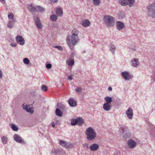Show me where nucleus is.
I'll return each mask as SVG.
<instances>
[{"mask_svg": "<svg viewBox=\"0 0 155 155\" xmlns=\"http://www.w3.org/2000/svg\"><path fill=\"white\" fill-rule=\"evenodd\" d=\"M57 107L62 110H63L65 109V106L60 103H58L57 104Z\"/></svg>", "mask_w": 155, "mask_h": 155, "instance_id": "32", "label": "nucleus"}, {"mask_svg": "<svg viewBox=\"0 0 155 155\" xmlns=\"http://www.w3.org/2000/svg\"><path fill=\"white\" fill-rule=\"evenodd\" d=\"M130 3L129 6L132 7L133 6V4L134 2V0H127Z\"/></svg>", "mask_w": 155, "mask_h": 155, "instance_id": "38", "label": "nucleus"}, {"mask_svg": "<svg viewBox=\"0 0 155 155\" xmlns=\"http://www.w3.org/2000/svg\"><path fill=\"white\" fill-rule=\"evenodd\" d=\"M71 33V35L68 36L67 42L70 48L73 50L74 48V46L79 40L78 36V31L76 29L74 28L72 30Z\"/></svg>", "mask_w": 155, "mask_h": 155, "instance_id": "1", "label": "nucleus"}, {"mask_svg": "<svg viewBox=\"0 0 155 155\" xmlns=\"http://www.w3.org/2000/svg\"><path fill=\"white\" fill-rule=\"evenodd\" d=\"M125 128L124 127H121L119 131L121 133H124V132Z\"/></svg>", "mask_w": 155, "mask_h": 155, "instance_id": "39", "label": "nucleus"}, {"mask_svg": "<svg viewBox=\"0 0 155 155\" xmlns=\"http://www.w3.org/2000/svg\"><path fill=\"white\" fill-rule=\"evenodd\" d=\"M58 1V0H51V2L56 3Z\"/></svg>", "mask_w": 155, "mask_h": 155, "instance_id": "48", "label": "nucleus"}, {"mask_svg": "<svg viewBox=\"0 0 155 155\" xmlns=\"http://www.w3.org/2000/svg\"><path fill=\"white\" fill-rule=\"evenodd\" d=\"M68 103L71 107H74L77 106V102L73 98H70L69 99Z\"/></svg>", "mask_w": 155, "mask_h": 155, "instance_id": "13", "label": "nucleus"}, {"mask_svg": "<svg viewBox=\"0 0 155 155\" xmlns=\"http://www.w3.org/2000/svg\"><path fill=\"white\" fill-rule=\"evenodd\" d=\"M46 67L47 69H49L52 67V65L51 64L48 63L46 64Z\"/></svg>", "mask_w": 155, "mask_h": 155, "instance_id": "40", "label": "nucleus"}, {"mask_svg": "<svg viewBox=\"0 0 155 155\" xmlns=\"http://www.w3.org/2000/svg\"><path fill=\"white\" fill-rule=\"evenodd\" d=\"M105 100L106 101V103H108V104H110L112 101V98L109 97H106L104 98Z\"/></svg>", "mask_w": 155, "mask_h": 155, "instance_id": "30", "label": "nucleus"}, {"mask_svg": "<svg viewBox=\"0 0 155 155\" xmlns=\"http://www.w3.org/2000/svg\"><path fill=\"white\" fill-rule=\"evenodd\" d=\"M121 75L124 79L126 80H129L132 78V76L130 73L127 71H124L121 73Z\"/></svg>", "mask_w": 155, "mask_h": 155, "instance_id": "7", "label": "nucleus"}, {"mask_svg": "<svg viewBox=\"0 0 155 155\" xmlns=\"http://www.w3.org/2000/svg\"><path fill=\"white\" fill-rule=\"evenodd\" d=\"M119 4L123 6H126L128 4V2L126 0H119Z\"/></svg>", "mask_w": 155, "mask_h": 155, "instance_id": "29", "label": "nucleus"}, {"mask_svg": "<svg viewBox=\"0 0 155 155\" xmlns=\"http://www.w3.org/2000/svg\"><path fill=\"white\" fill-rule=\"evenodd\" d=\"M1 2L3 4H5L6 3L5 0H1Z\"/></svg>", "mask_w": 155, "mask_h": 155, "instance_id": "47", "label": "nucleus"}, {"mask_svg": "<svg viewBox=\"0 0 155 155\" xmlns=\"http://www.w3.org/2000/svg\"><path fill=\"white\" fill-rule=\"evenodd\" d=\"M23 108L26 110L27 112L29 113H33V111L31 109H30V107L28 108V107L25 106V107H24Z\"/></svg>", "mask_w": 155, "mask_h": 155, "instance_id": "34", "label": "nucleus"}, {"mask_svg": "<svg viewBox=\"0 0 155 155\" xmlns=\"http://www.w3.org/2000/svg\"><path fill=\"white\" fill-rule=\"evenodd\" d=\"M125 25L121 22L117 21L116 22V27L118 31H120L125 28Z\"/></svg>", "mask_w": 155, "mask_h": 155, "instance_id": "14", "label": "nucleus"}, {"mask_svg": "<svg viewBox=\"0 0 155 155\" xmlns=\"http://www.w3.org/2000/svg\"><path fill=\"white\" fill-rule=\"evenodd\" d=\"M103 20L106 26L108 27H112L115 24L114 18L108 15H105L104 17Z\"/></svg>", "mask_w": 155, "mask_h": 155, "instance_id": "3", "label": "nucleus"}, {"mask_svg": "<svg viewBox=\"0 0 155 155\" xmlns=\"http://www.w3.org/2000/svg\"><path fill=\"white\" fill-rule=\"evenodd\" d=\"M15 22V20H9L7 24L8 28H13L14 23Z\"/></svg>", "mask_w": 155, "mask_h": 155, "instance_id": "19", "label": "nucleus"}, {"mask_svg": "<svg viewBox=\"0 0 155 155\" xmlns=\"http://www.w3.org/2000/svg\"><path fill=\"white\" fill-rule=\"evenodd\" d=\"M93 2L94 5L96 6L98 5L101 3L100 0H93Z\"/></svg>", "mask_w": 155, "mask_h": 155, "instance_id": "33", "label": "nucleus"}, {"mask_svg": "<svg viewBox=\"0 0 155 155\" xmlns=\"http://www.w3.org/2000/svg\"><path fill=\"white\" fill-rule=\"evenodd\" d=\"M84 123L83 119L80 117L77 119L72 118L71 119V124L72 126H75L77 124L78 126H81Z\"/></svg>", "mask_w": 155, "mask_h": 155, "instance_id": "5", "label": "nucleus"}, {"mask_svg": "<svg viewBox=\"0 0 155 155\" xmlns=\"http://www.w3.org/2000/svg\"><path fill=\"white\" fill-rule=\"evenodd\" d=\"M73 76V74H71V75L68 77V80H72L73 78L72 76Z\"/></svg>", "mask_w": 155, "mask_h": 155, "instance_id": "45", "label": "nucleus"}, {"mask_svg": "<svg viewBox=\"0 0 155 155\" xmlns=\"http://www.w3.org/2000/svg\"><path fill=\"white\" fill-rule=\"evenodd\" d=\"M132 65L135 67H137L139 64L138 59L137 58H134L131 61Z\"/></svg>", "mask_w": 155, "mask_h": 155, "instance_id": "16", "label": "nucleus"}, {"mask_svg": "<svg viewBox=\"0 0 155 155\" xmlns=\"http://www.w3.org/2000/svg\"><path fill=\"white\" fill-rule=\"evenodd\" d=\"M54 47L55 48H58L59 50L60 51H62L63 50L61 46H54Z\"/></svg>", "mask_w": 155, "mask_h": 155, "instance_id": "41", "label": "nucleus"}, {"mask_svg": "<svg viewBox=\"0 0 155 155\" xmlns=\"http://www.w3.org/2000/svg\"><path fill=\"white\" fill-rule=\"evenodd\" d=\"M14 138L15 140L20 143L22 144H25V142L22 139V138L19 136L17 134H15L14 136Z\"/></svg>", "mask_w": 155, "mask_h": 155, "instance_id": "8", "label": "nucleus"}, {"mask_svg": "<svg viewBox=\"0 0 155 155\" xmlns=\"http://www.w3.org/2000/svg\"><path fill=\"white\" fill-rule=\"evenodd\" d=\"M24 105V104H23L22 105V106H23Z\"/></svg>", "mask_w": 155, "mask_h": 155, "instance_id": "58", "label": "nucleus"}, {"mask_svg": "<svg viewBox=\"0 0 155 155\" xmlns=\"http://www.w3.org/2000/svg\"><path fill=\"white\" fill-rule=\"evenodd\" d=\"M34 19L37 27L38 29H41L42 28V25L39 18L37 17L34 16Z\"/></svg>", "mask_w": 155, "mask_h": 155, "instance_id": "10", "label": "nucleus"}, {"mask_svg": "<svg viewBox=\"0 0 155 155\" xmlns=\"http://www.w3.org/2000/svg\"><path fill=\"white\" fill-rule=\"evenodd\" d=\"M127 144L130 149H133L136 146V142L132 139L129 140L127 142Z\"/></svg>", "mask_w": 155, "mask_h": 155, "instance_id": "11", "label": "nucleus"}, {"mask_svg": "<svg viewBox=\"0 0 155 155\" xmlns=\"http://www.w3.org/2000/svg\"><path fill=\"white\" fill-rule=\"evenodd\" d=\"M120 152L118 150L116 151L115 152L114 154V155H120Z\"/></svg>", "mask_w": 155, "mask_h": 155, "instance_id": "43", "label": "nucleus"}, {"mask_svg": "<svg viewBox=\"0 0 155 155\" xmlns=\"http://www.w3.org/2000/svg\"><path fill=\"white\" fill-rule=\"evenodd\" d=\"M154 80H155V78L154 79Z\"/></svg>", "mask_w": 155, "mask_h": 155, "instance_id": "59", "label": "nucleus"}, {"mask_svg": "<svg viewBox=\"0 0 155 155\" xmlns=\"http://www.w3.org/2000/svg\"><path fill=\"white\" fill-rule=\"evenodd\" d=\"M17 42L21 45L24 44L25 41L24 38L21 36L18 35L15 38Z\"/></svg>", "mask_w": 155, "mask_h": 155, "instance_id": "12", "label": "nucleus"}, {"mask_svg": "<svg viewBox=\"0 0 155 155\" xmlns=\"http://www.w3.org/2000/svg\"><path fill=\"white\" fill-rule=\"evenodd\" d=\"M28 8L30 12H36V6L35 7L32 4H30L28 6Z\"/></svg>", "mask_w": 155, "mask_h": 155, "instance_id": "23", "label": "nucleus"}, {"mask_svg": "<svg viewBox=\"0 0 155 155\" xmlns=\"http://www.w3.org/2000/svg\"><path fill=\"white\" fill-rule=\"evenodd\" d=\"M126 114L127 118L129 119H132L133 116V110L130 107H129L126 112Z\"/></svg>", "mask_w": 155, "mask_h": 155, "instance_id": "9", "label": "nucleus"}, {"mask_svg": "<svg viewBox=\"0 0 155 155\" xmlns=\"http://www.w3.org/2000/svg\"><path fill=\"white\" fill-rule=\"evenodd\" d=\"M41 87H47L45 85H42Z\"/></svg>", "mask_w": 155, "mask_h": 155, "instance_id": "50", "label": "nucleus"}, {"mask_svg": "<svg viewBox=\"0 0 155 155\" xmlns=\"http://www.w3.org/2000/svg\"><path fill=\"white\" fill-rule=\"evenodd\" d=\"M111 107V105L110 104L106 103H104V104L103 106V109L106 111H109Z\"/></svg>", "mask_w": 155, "mask_h": 155, "instance_id": "21", "label": "nucleus"}, {"mask_svg": "<svg viewBox=\"0 0 155 155\" xmlns=\"http://www.w3.org/2000/svg\"><path fill=\"white\" fill-rule=\"evenodd\" d=\"M90 21L87 19L84 20L81 23V25L84 27H87L90 26Z\"/></svg>", "mask_w": 155, "mask_h": 155, "instance_id": "17", "label": "nucleus"}, {"mask_svg": "<svg viewBox=\"0 0 155 155\" xmlns=\"http://www.w3.org/2000/svg\"><path fill=\"white\" fill-rule=\"evenodd\" d=\"M23 62L24 64L27 65L29 64L30 61L28 58H25L23 59Z\"/></svg>", "mask_w": 155, "mask_h": 155, "instance_id": "36", "label": "nucleus"}, {"mask_svg": "<svg viewBox=\"0 0 155 155\" xmlns=\"http://www.w3.org/2000/svg\"><path fill=\"white\" fill-rule=\"evenodd\" d=\"M0 74H1V78L2 77V72H1V71Z\"/></svg>", "mask_w": 155, "mask_h": 155, "instance_id": "52", "label": "nucleus"}, {"mask_svg": "<svg viewBox=\"0 0 155 155\" xmlns=\"http://www.w3.org/2000/svg\"><path fill=\"white\" fill-rule=\"evenodd\" d=\"M72 55H74V54H73V53H72Z\"/></svg>", "mask_w": 155, "mask_h": 155, "instance_id": "57", "label": "nucleus"}, {"mask_svg": "<svg viewBox=\"0 0 155 155\" xmlns=\"http://www.w3.org/2000/svg\"><path fill=\"white\" fill-rule=\"evenodd\" d=\"M51 19L53 21H55L57 19V16L55 14L51 15L50 17Z\"/></svg>", "mask_w": 155, "mask_h": 155, "instance_id": "35", "label": "nucleus"}, {"mask_svg": "<svg viewBox=\"0 0 155 155\" xmlns=\"http://www.w3.org/2000/svg\"><path fill=\"white\" fill-rule=\"evenodd\" d=\"M153 126V127H152V129H153V131H155V130H154V127L153 126Z\"/></svg>", "mask_w": 155, "mask_h": 155, "instance_id": "53", "label": "nucleus"}, {"mask_svg": "<svg viewBox=\"0 0 155 155\" xmlns=\"http://www.w3.org/2000/svg\"><path fill=\"white\" fill-rule=\"evenodd\" d=\"M52 126L53 127H55V125L54 124H52Z\"/></svg>", "mask_w": 155, "mask_h": 155, "instance_id": "49", "label": "nucleus"}, {"mask_svg": "<svg viewBox=\"0 0 155 155\" xmlns=\"http://www.w3.org/2000/svg\"><path fill=\"white\" fill-rule=\"evenodd\" d=\"M55 114L57 116L59 117H61L63 115L62 112L58 108L56 109L55 110Z\"/></svg>", "mask_w": 155, "mask_h": 155, "instance_id": "25", "label": "nucleus"}, {"mask_svg": "<svg viewBox=\"0 0 155 155\" xmlns=\"http://www.w3.org/2000/svg\"><path fill=\"white\" fill-rule=\"evenodd\" d=\"M112 88H108V90L110 91H111L112 90Z\"/></svg>", "mask_w": 155, "mask_h": 155, "instance_id": "51", "label": "nucleus"}, {"mask_svg": "<svg viewBox=\"0 0 155 155\" xmlns=\"http://www.w3.org/2000/svg\"><path fill=\"white\" fill-rule=\"evenodd\" d=\"M41 90L43 91H48V88H41Z\"/></svg>", "mask_w": 155, "mask_h": 155, "instance_id": "42", "label": "nucleus"}, {"mask_svg": "<svg viewBox=\"0 0 155 155\" xmlns=\"http://www.w3.org/2000/svg\"><path fill=\"white\" fill-rule=\"evenodd\" d=\"M66 63L69 66H72L74 64V60L73 58H70L66 61Z\"/></svg>", "mask_w": 155, "mask_h": 155, "instance_id": "18", "label": "nucleus"}, {"mask_svg": "<svg viewBox=\"0 0 155 155\" xmlns=\"http://www.w3.org/2000/svg\"><path fill=\"white\" fill-rule=\"evenodd\" d=\"M51 153L55 155H64L65 154V152L62 149L58 148L53 149Z\"/></svg>", "mask_w": 155, "mask_h": 155, "instance_id": "6", "label": "nucleus"}, {"mask_svg": "<svg viewBox=\"0 0 155 155\" xmlns=\"http://www.w3.org/2000/svg\"><path fill=\"white\" fill-rule=\"evenodd\" d=\"M87 140L89 141L94 140L97 137V134L94 130L91 127L86 129L85 131Z\"/></svg>", "mask_w": 155, "mask_h": 155, "instance_id": "2", "label": "nucleus"}, {"mask_svg": "<svg viewBox=\"0 0 155 155\" xmlns=\"http://www.w3.org/2000/svg\"><path fill=\"white\" fill-rule=\"evenodd\" d=\"M56 13L58 16H61L63 14L61 8H58L56 10Z\"/></svg>", "mask_w": 155, "mask_h": 155, "instance_id": "31", "label": "nucleus"}, {"mask_svg": "<svg viewBox=\"0 0 155 155\" xmlns=\"http://www.w3.org/2000/svg\"><path fill=\"white\" fill-rule=\"evenodd\" d=\"M59 143L62 146L65 147H68L67 143L63 140H60L59 142Z\"/></svg>", "mask_w": 155, "mask_h": 155, "instance_id": "28", "label": "nucleus"}, {"mask_svg": "<svg viewBox=\"0 0 155 155\" xmlns=\"http://www.w3.org/2000/svg\"><path fill=\"white\" fill-rule=\"evenodd\" d=\"M11 46L12 47H15L17 46L16 43H12L11 44Z\"/></svg>", "mask_w": 155, "mask_h": 155, "instance_id": "46", "label": "nucleus"}, {"mask_svg": "<svg viewBox=\"0 0 155 155\" xmlns=\"http://www.w3.org/2000/svg\"><path fill=\"white\" fill-rule=\"evenodd\" d=\"M11 127L14 131H17L18 130V128L14 124H12V125Z\"/></svg>", "mask_w": 155, "mask_h": 155, "instance_id": "37", "label": "nucleus"}, {"mask_svg": "<svg viewBox=\"0 0 155 155\" xmlns=\"http://www.w3.org/2000/svg\"><path fill=\"white\" fill-rule=\"evenodd\" d=\"M83 147H86L88 149L89 148L88 144L86 143H84L83 144Z\"/></svg>", "mask_w": 155, "mask_h": 155, "instance_id": "44", "label": "nucleus"}, {"mask_svg": "<svg viewBox=\"0 0 155 155\" xmlns=\"http://www.w3.org/2000/svg\"><path fill=\"white\" fill-rule=\"evenodd\" d=\"M2 143L4 144H6L8 142V138L5 136H3L1 138Z\"/></svg>", "mask_w": 155, "mask_h": 155, "instance_id": "27", "label": "nucleus"}, {"mask_svg": "<svg viewBox=\"0 0 155 155\" xmlns=\"http://www.w3.org/2000/svg\"><path fill=\"white\" fill-rule=\"evenodd\" d=\"M153 4L154 5H155V0L153 2Z\"/></svg>", "mask_w": 155, "mask_h": 155, "instance_id": "55", "label": "nucleus"}, {"mask_svg": "<svg viewBox=\"0 0 155 155\" xmlns=\"http://www.w3.org/2000/svg\"><path fill=\"white\" fill-rule=\"evenodd\" d=\"M45 11V8L39 5L36 6V12H44Z\"/></svg>", "mask_w": 155, "mask_h": 155, "instance_id": "20", "label": "nucleus"}, {"mask_svg": "<svg viewBox=\"0 0 155 155\" xmlns=\"http://www.w3.org/2000/svg\"><path fill=\"white\" fill-rule=\"evenodd\" d=\"M99 148V145L95 143H93L89 147L90 150L92 151H97L98 150Z\"/></svg>", "mask_w": 155, "mask_h": 155, "instance_id": "15", "label": "nucleus"}, {"mask_svg": "<svg viewBox=\"0 0 155 155\" xmlns=\"http://www.w3.org/2000/svg\"><path fill=\"white\" fill-rule=\"evenodd\" d=\"M109 47L110 51L113 54H114L115 49H116V46L113 44H110L109 45Z\"/></svg>", "mask_w": 155, "mask_h": 155, "instance_id": "22", "label": "nucleus"}, {"mask_svg": "<svg viewBox=\"0 0 155 155\" xmlns=\"http://www.w3.org/2000/svg\"><path fill=\"white\" fill-rule=\"evenodd\" d=\"M75 91L78 94H81L85 92V89L83 88H76Z\"/></svg>", "mask_w": 155, "mask_h": 155, "instance_id": "24", "label": "nucleus"}, {"mask_svg": "<svg viewBox=\"0 0 155 155\" xmlns=\"http://www.w3.org/2000/svg\"><path fill=\"white\" fill-rule=\"evenodd\" d=\"M85 52H86V51L85 50H84L82 52V53H85Z\"/></svg>", "mask_w": 155, "mask_h": 155, "instance_id": "54", "label": "nucleus"}, {"mask_svg": "<svg viewBox=\"0 0 155 155\" xmlns=\"http://www.w3.org/2000/svg\"><path fill=\"white\" fill-rule=\"evenodd\" d=\"M8 17L9 19V20H15L14 17V15L13 13L12 12H9L8 15Z\"/></svg>", "mask_w": 155, "mask_h": 155, "instance_id": "26", "label": "nucleus"}, {"mask_svg": "<svg viewBox=\"0 0 155 155\" xmlns=\"http://www.w3.org/2000/svg\"><path fill=\"white\" fill-rule=\"evenodd\" d=\"M147 9L148 15L150 17L155 18V7L150 4L147 6Z\"/></svg>", "mask_w": 155, "mask_h": 155, "instance_id": "4", "label": "nucleus"}, {"mask_svg": "<svg viewBox=\"0 0 155 155\" xmlns=\"http://www.w3.org/2000/svg\"><path fill=\"white\" fill-rule=\"evenodd\" d=\"M132 49V50H133V51L135 50V48H134Z\"/></svg>", "mask_w": 155, "mask_h": 155, "instance_id": "56", "label": "nucleus"}]
</instances>
